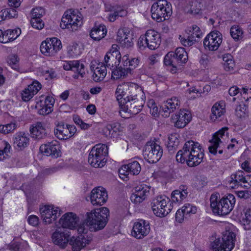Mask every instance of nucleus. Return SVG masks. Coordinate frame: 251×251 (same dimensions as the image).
Listing matches in <instances>:
<instances>
[{
    "label": "nucleus",
    "mask_w": 251,
    "mask_h": 251,
    "mask_svg": "<svg viewBox=\"0 0 251 251\" xmlns=\"http://www.w3.org/2000/svg\"><path fill=\"white\" fill-rule=\"evenodd\" d=\"M144 103L140 99H132L130 100L124 102L123 104H119L121 108L120 113L122 112L131 115H136L142 110Z\"/></svg>",
    "instance_id": "9b49d317"
},
{
    "label": "nucleus",
    "mask_w": 251,
    "mask_h": 251,
    "mask_svg": "<svg viewBox=\"0 0 251 251\" xmlns=\"http://www.w3.org/2000/svg\"><path fill=\"white\" fill-rule=\"evenodd\" d=\"M40 213L43 221L46 224H50L55 221L60 215L59 208L54 209L52 205H45L40 208Z\"/></svg>",
    "instance_id": "a211bd4d"
},
{
    "label": "nucleus",
    "mask_w": 251,
    "mask_h": 251,
    "mask_svg": "<svg viewBox=\"0 0 251 251\" xmlns=\"http://www.w3.org/2000/svg\"><path fill=\"white\" fill-rule=\"evenodd\" d=\"M145 36L149 43L148 48L151 50H155L160 43L159 35L153 30H148L146 31Z\"/></svg>",
    "instance_id": "a878e982"
},
{
    "label": "nucleus",
    "mask_w": 251,
    "mask_h": 251,
    "mask_svg": "<svg viewBox=\"0 0 251 251\" xmlns=\"http://www.w3.org/2000/svg\"><path fill=\"white\" fill-rule=\"evenodd\" d=\"M17 128L15 123H11L5 125H0V132L4 134L13 132Z\"/></svg>",
    "instance_id": "49530a36"
},
{
    "label": "nucleus",
    "mask_w": 251,
    "mask_h": 251,
    "mask_svg": "<svg viewBox=\"0 0 251 251\" xmlns=\"http://www.w3.org/2000/svg\"><path fill=\"white\" fill-rule=\"evenodd\" d=\"M251 222V209L248 208L245 213V217L242 219V223L244 225H249Z\"/></svg>",
    "instance_id": "69168bd1"
},
{
    "label": "nucleus",
    "mask_w": 251,
    "mask_h": 251,
    "mask_svg": "<svg viewBox=\"0 0 251 251\" xmlns=\"http://www.w3.org/2000/svg\"><path fill=\"white\" fill-rule=\"evenodd\" d=\"M197 207L190 203H185L182 207L181 210L188 218L190 214H195L197 212Z\"/></svg>",
    "instance_id": "8fccbe9b"
},
{
    "label": "nucleus",
    "mask_w": 251,
    "mask_h": 251,
    "mask_svg": "<svg viewBox=\"0 0 251 251\" xmlns=\"http://www.w3.org/2000/svg\"><path fill=\"white\" fill-rule=\"evenodd\" d=\"M109 217V211L107 208L94 209L86 213L85 222L82 224H84L86 228L88 229V226H90V228H93L94 231H98L105 226Z\"/></svg>",
    "instance_id": "f03ea898"
},
{
    "label": "nucleus",
    "mask_w": 251,
    "mask_h": 251,
    "mask_svg": "<svg viewBox=\"0 0 251 251\" xmlns=\"http://www.w3.org/2000/svg\"><path fill=\"white\" fill-rule=\"evenodd\" d=\"M236 193L239 198L245 199H247L251 196V192L248 190L237 191Z\"/></svg>",
    "instance_id": "338daca9"
},
{
    "label": "nucleus",
    "mask_w": 251,
    "mask_h": 251,
    "mask_svg": "<svg viewBox=\"0 0 251 251\" xmlns=\"http://www.w3.org/2000/svg\"><path fill=\"white\" fill-rule=\"evenodd\" d=\"M79 219L76 215L73 212H68L64 214L59 220V224L63 228L74 229L77 226Z\"/></svg>",
    "instance_id": "dca6fc26"
},
{
    "label": "nucleus",
    "mask_w": 251,
    "mask_h": 251,
    "mask_svg": "<svg viewBox=\"0 0 251 251\" xmlns=\"http://www.w3.org/2000/svg\"><path fill=\"white\" fill-rule=\"evenodd\" d=\"M141 170V166L136 161H133L128 164L123 165L119 169V176L125 181L129 179L128 175H137Z\"/></svg>",
    "instance_id": "ddd939ff"
},
{
    "label": "nucleus",
    "mask_w": 251,
    "mask_h": 251,
    "mask_svg": "<svg viewBox=\"0 0 251 251\" xmlns=\"http://www.w3.org/2000/svg\"><path fill=\"white\" fill-rule=\"evenodd\" d=\"M218 196L212 194L210 201V206L213 213L218 215L224 216L228 214L232 210L235 203V198L232 194H228L226 197L222 198L217 201Z\"/></svg>",
    "instance_id": "7ed1b4c3"
},
{
    "label": "nucleus",
    "mask_w": 251,
    "mask_h": 251,
    "mask_svg": "<svg viewBox=\"0 0 251 251\" xmlns=\"http://www.w3.org/2000/svg\"><path fill=\"white\" fill-rule=\"evenodd\" d=\"M106 67H97L93 74V76L95 81H101L106 75Z\"/></svg>",
    "instance_id": "79ce46f5"
},
{
    "label": "nucleus",
    "mask_w": 251,
    "mask_h": 251,
    "mask_svg": "<svg viewBox=\"0 0 251 251\" xmlns=\"http://www.w3.org/2000/svg\"><path fill=\"white\" fill-rule=\"evenodd\" d=\"M129 73L128 70L126 67H123L122 64L116 69H113L112 71V77L114 79H118L122 77L126 76Z\"/></svg>",
    "instance_id": "ea45409f"
},
{
    "label": "nucleus",
    "mask_w": 251,
    "mask_h": 251,
    "mask_svg": "<svg viewBox=\"0 0 251 251\" xmlns=\"http://www.w3.org/2000/svg\"><path fill=\"white\" fill-rule=\"evenodd\" d=\"M82 19L80 16L75 13V11H67L61 19L60 26L62 29L76 30L82 24Z\"/></svg>",
    "instance_id": "9d476101"
},
{
    "label": "nucleus",
    "mask_w": 251,
    "mask_h": 251,
    "mask_svg": "<svg viewBox=\"0 0 251 251\" xmlns=\"http://www.w3.org/2000/svg\"><path fill=\"white\" fill-rule=\"evenodd\" d=\"M37 106L39 107L38 113L40 115H48L53 110V108H51L46 104L44 105V103L43 102V101H40V103L38 104Z\"/></svg>",
    "instance_id": "de8ad7c7"
},
{
    "label": "nucleus",
    "mask_w": 251,
    "mask_h": 251,
    "mask_svg": "<svg viewBox=\"0 0 251 251\" xmlns=\"http://www.w3.org/2000/svg\"><path fill=\"white\" fill-rule=\"evenodd\" d=\"M236 234L232 229L226 228L222 235L223 246L225 247L221 251H231L235 246Z\"/></svg>",
    "instance_id": "aec40b11"
},
{
    "label": "nucleus",
    "mask_w": 251,
    "mask_h": 251,
    "mask_svg": "<svg viewBox=\"0 0 251 251\" xmlns=\"http://www.w3.org/2000/svg\"><path fill=\"white\" fill-rule=\"evenodd\" d=\"M41 84L35 80L29 84L21 93L22 100L25 101H29L41 89Z\"/></svg>",
    "instance_id": "b1692460"
},
{
    "label": "nucleus",
    "mask_w": 251,
    "mask_h": 251,
    "mask_svg": "<svg viewBox=\"0 0 251 251\" xmlns=\"http://www.w3.org/2000/svg\"><path fill=\"white\" fill-rule=\"evenodd\" d=\"M108 155V148L105 144H97L89 152L88 162L95 168L102 167L105 162V157Z\"/></svg>",
    "instance_id": "39448f33"
},
{
    "label": "nucleus",
    "mask_w": 251,
    "mask_h": 251,
    "mask_svg": "<svg viewBox=\"0 0 251 251\" xmlns=\"http://www.w3.org/2000/svg\"><path fill=\"white\" fill-rule=\"evenodd\" d=\"M203 150L198 142L192 140L187 141L182 150L176 155V160L181 163L186 162L189 167H195L199 165L204 156Z\"/></svg>",
    "instance_id": "f257e3e1"
},
{
    "label": "nucleus",
    "mask_w": 251,
    "mask_h": 251,
    "mask_svg": "<svg viewBox=\"0 0 251 251\" xmlns=\"http://www.w3.org/2000/svg\"><path fill=\"white\" fill-rule=\"evenodd\" d=\"M17 11L13 8H6L0 11V25L7 19L15 18L17 16Z\"/></svg>",
    "instance_id": "c9c22d12"
},
{
    "label": "nucleus",
    "mask_w": 251,
    "mask_h": 251,
    "mask_svg": "<svg viewBox=\"0 0 251 251\" xmlns=\"http://www.w3.org/2000/svg\"><path fill=\"white\" fill-rule=\"evenodd\" d=\"M152 18L161 22L169 18L172 15V5L166 0H158L151 7Z\"/></svg>",
    "instance_id": "20e7f679"
},
{
    "label": "nucleus",
    "mask_w": 251,
    "mask_h": 251,
    "mask_svg": "<svg viewBox=\"0 0 251 251\" xmlns=\"http://www.w3.org/2000/svg\"><path fill=\"white\" fill-rule=\"evenodd\" d=\"M70 236L69 231L67 230H57L52 235V241L55 244L64 248L69 242Z\"/></svg>",
    "instance_id": "393cba45"
},
{
    "label": "nucleus",
    "mask_w": 251,
    "mask_h": 251,
    "mask_svg": "<svg viewBox=\"0 0 251 251\" xmlns=\"http://www.w3.org/2000/svg\"><path fill=\"white\" fill-rule=\"evenodd\" d=\"M170 201L165 195L158 196L152 199L151 205L154 214L159 217L168 215L171 211L170 205H168Z\"/></svg>",
    "instance_id": "1a4fd4ad"
},
{
    "label": "nucleus",
    "mask_w": 251,
    "mask_h": 251,
    "mask_svg": "<svg viewBox=\"0 0 251 251\" xmlns=\"http://www.w3.org/2000/svg\"><path fill=\"white\" fill-rule=\"evenodd\" d=\"M91 202L93 205H101L107 200V194L106 190L101 187L93 189L90 195Z\"/></svg>",
    "instance_id": "f3484780"
},
{
    "label": "nucleus",
    "mask_w": 251,
    "mask_h": 251,
    "mask_svg": "<svg viewBox=\"0 0 251 251\" xmlns=\"http://www.w3.org/2000/svg\"><path fill=\"white\" fill-rule=\"evenodd\" d=\"M247 113V109L245 105H239L237 106L235 109V114L236 115L240 118H242V117H244Z\"/></svg>",
    "instance_id": "052dcab7"
},
{
    "label": "nucleus",
    "mask_w": 251,
    "mask_h": 251,
    "mask_svg": "<svg viewBox=\"0 0 251 251\" xmlns=\"http://www.w3.org/2000/svg\"><path fill=\"white\" fill-rule=\"evenodd\" d=\"M136 92L137 86L134 83L126 82L119 84L115 93L119 104H123L132 99L137 98Z\"/></svg>",
    "instance_id": "423d86ee"
},
{
    "label": "nucleus",
    "mask_w": 251,
    "mask_h": 251,
    "mask_svg": "<svg viewBox=\"0 0 251 251\" xmlns=\"http://www.w3.org/2000/svg\"><path fill=\"white\" fill-rule=\"evenodd\" d=\"M187 218L181 209H178L176 213V221L181 223L183 221L184 218Z\"/></svg>",
    "instance_id": "774afa93"
},
{
    "label": "nucleus",
    "mask_w": 251,
    "mask_h": 251,
    "mask_svg": "<svg viewBox=\"0 0 251 251\" xmlns=\"http://www.w3.org/2000/svg\"><path fill=\"white\" fill-rule=\"evenodd\" d=\"M117 41H119L122 45H124L126 48L131 47L133 45L132 39L129 38V37L125 36V38H119V39H117Z\"/></svg>",
    "instance_id": "0e129e2a"
},
{
    "label": "nucleus",
    "mask_w": 251,
    "mask_h": 251,
    "mask_svg": "<svg viewBox=\"0 0 251 251\" xmlns=\"http://www.w3.org/2000/svg\"><path fill=\"white\" fill-rule=\"evenodd\" d=\"M172 119L177 128H183L191 120L192 116L190 112L186 110L180 109L175 115H172Z\"/></svg>",
    "instance_id": "412c9836"
},
{
    "label": "nucleus",
    "mask_w": 251,
    "mask_h": 251,
    "mask_svg": "<svg viewBox=\"0 0 251 251\" xmlns=\"http://www.w3.org/2000/svg\"><path fill=\"white\" fill-rule=\"evenodd\" d=\"M174 53L175 56L177 59L178 58V60L182 66L187 62L188 60V55L184 48L181 47L177 48L176 49Z\"/></svg>",
    "instance_id": "e433bc0d"
},
{
    "label": "nucleus",
    "mask_w": 251,
    "mask_h": 251,
    "mask_svg": "<svg viewBox=\"0 0 251 251\" xmlns=\"http://www.w3.org/2000/svg\"><path fill=\"white\" fill-rule=\"evenodd\" d=\"M121 58V56L120 52L118 50L112 51V52H109L105 55L104 59V66L109 68V67H114L113 62L115 59H117L118 62H120V59Z\"/></svg>",
    "instance_id": "72a5a7b5"
},
{
    "label": "nucleus",
    "mask_w": 251,
    "mask_h": 251,
    "mask_svg": "<svg viewBox=\"0 0 251 251\" xmlns=\"http://www.w3.org/2000/svg\"><path fill=\"white\" fill-rule=\"evenodd\" d=\"M45 14V11L43 8L37 7L31 11V19H41Z\"/></svg>",
    "instance_id": "3c124183"
},
{
    "label": "nucleus",
    "mask_w": 251,
    "mask_h": 251,
    "mask_svg": "<svg viewBox=\"0 0 251 251\" xmlns=\"http://www.w3.org/2000/svg\"><path fill=\"white\" fill-rule=\"evenodd\" d=\"M222 42V35L217 30L211 31L205 38L203 46L205 49L216 50Z\"/></svg>",
    "instance_id": "f8f14e48"
},
{
    "label": "nucleus",
    "mask_w": 251,
    "mask_h": 251,
    "mask_svg": "<svg viewBox=\"0 0 251 251\" xmlns=\"http://www.w3.org/2000/svg\"><path fill=\"white\" fill-rule=\"evenodd\" d=\"M187 197L184 194L180 193L179 191L176 190L172 193V200L174 202H181Z\"/></svg>",
    "instance_id": "6e6d98bb"
},
{
    "label": "nucleus",
    "mask_w": 251,
    "mask_h": 251,
    "mask_svg": "<svg viewBox=\"0 0 251 251\" xmlns=\"http://www.w3.org/2000/svg\"><path fill=\"white\" fill-rule=\"evenodd\" d=\"M151 187L141 184L135 188L134 192L131 195L130 200L135 204H138L147 199L150 194Z\"/></svg>",
    "instance_id": "4468645a"
},
{
    "label": "nucleus",
    "mask_w": 251,
    "mask_h": 251,
    "mask_svg": "<svg viewBox=\"0 0 251 251\" xmlns=\"http://www.w3.org/2000/svg\"><path fill=\"white\" fill-rule=\"evenodd\" d=\"M52 42L49 41V38H47L45 41H43L40 46V50L41 52L46 55H54L53 51L52 50L50 44Z\"/></svg>",
    "instance_id": "a19ab883"
},
{
    "label": "nucleus",
    "mask_w": 251,
    "mask_h": 251,
    "mask_svg": "<svg viewBox=\"0 0 251 251\" xmlns=\"http://www.w3.org/2000/svg\"><path fill=\"white\" fill-rule=\"evenodd\" d=\"M180 106V102L176 97L172 98L163 102L160 107L162 115L164 117H169L170 114L173 112Z\"/></svg>",
    "instance_id": "4be33fe9"
},
{
    "label": "nucleus",
    "mask_w": 251,
    "mask_h": 251,
    "mask_svg": "<svg viewBox=\"0 0 251 251\" xmlns=\"http://www.w3.org/2000/svg\"><path fill=\"white\" fill-rule=\"evenodd\" d=\"M67 126L63 123H59L54 130L55 136L59 140H67L70 138Z\"/></svg>",
    "instance_id": "473e14b6"
},
{
    "label": "nucleus",
    "mask_w": 251,
    "mask_h": 251,
    "mask_svg": "<svg viewBox=\"0 0 251 251\" xmlns=\"http://www.w3.org/2000/svg\"><path fill=\"white\" fill-rule=\"evenodd\" d=\"M179 140L176 134H172L168 138L167 147L169 151L176 150L179 145Z\"/></svg>",
    "instance_id": "c03bdc74"
},
{
    "label": "nucleus",
    "mask_w": 251,
    "mask_h": 251,
    "mask_svg": "<svg viewBox=\"0 0 251 251\" xmlns=\"http://www.w3.org/2000/svg\"><path fill=\"white\" fill-rule=\"evenodd\" d=\"M230 34L231 36L235 40H238L240 38L242 37L243 34V31L239 25H234L230 28Z\"/></svg>",
    "instance_id": "a18cd8bd"
},
{
    "label": "nucleus",
    "mask_w": 251,
    "mask_h": 251,
    "mask_svg": "<svg viewBox=\"0 0 251 251\" xmlns=\"http://www.w3.org/2000/svg\"><path fill=\"white\" fill-rule=\"evenodd\" d=\"M227 129V127L223 128L213 135L212 139L209 141L210 145L208 147L209 151L210 153L214 155L217 154V149L220 148V144L222 143L221 138H222L225 135V131Z\"/></svg>",
    "instance_id": "5701e85b"
},
{
    "label": "nucleus",
    "mask_w": 251,
    "mask_h": 251,
    "mask_svg": "<svg viewBox=\"0 0 251 251\" xmlns=\"http://www.w3.org/2000/svg\"><path fill=\"white\" fill-rule=\"evenodd\" d=\"M49 41L52 42L50 44L53 53L55 54L58 51L62 48V44L60 40L57 38L53 37L49 38Z\"/></svg>",
    "instance_id": "09e8293b"
},
{
    "label": "nucleus",
    "mask_w": 251,
    "mask_h": 251,
    "mask_svg": "<svg viewBox=\"0 0 251 251\" xmlns=\"http://www.w3.org/2000/svg\"><path fill=\"white\" fill-rule=\"evenodd\" d=\"M30 23L32 26L37 29H42L44 26V22L41 19H31Z\"/></svg>",
    "instance_id": "bf43d9fd"
},
{
    "label": "nucleus",
    "mask_w": 251,
    "mask_h": 251,
    "mask_svg": "<svg viewBox=\"0 0 251 251\" xmlns=\"http://www.w3.org/2000/svg\"><path fill=\"white\" fill-rule=\"evenodd\" d=\"M40 151L47 156L57 158L60 155V150L59 142L53 140L47 144L42 145Z\"/></svg>",
    "instance_id": "6ab92c4d"
},
{
    "label": "nucleus",
    "mask_w": 251,
    "mask_h": 251,
    "mask_svg": "<svg viewBox=\"0 0 251 251\" xmlns=\"http://www.w3.org/2000/svg\"><path fill=\"white\" fill-rule=\"evenodd\" d=\"M232 58V56L229 54H226L223 56V60L225 62L224 66L228 70L233 69L234 66V62Z\"/></svg>",
    "instance_id": "603ef678"
},
{
    "label": "nucleus",
    "mask_w": 251,
    "mask_h": 251,
    "mask_svg": "<svg viewBox=\"0 0 251 251\" xmlns=\"http://www.w3.org/2000/svg\"><path fill=\"white\" fill-rule=\"evenodd\" d=\"M190 28L192 30V31L191 30H190V31L192 32L191 34L192 38L195 39V37H197L198 38H201V32L199 27L196 25H194Z\"/></svg>",
    "instance_id": "680f3d73"
},
{
    "label": "nucleus",
    "mask_w": 251,
    "mask_h": 251,
    "mask_svg": "<svg viewBox=\"0 0 251 251\" xmlns=\"http://www.w3.org/2000/svg\"><path fill=\"white\" fill-rule=\"evenodd\" d=\"M3 149H0V161H2L8 156V153L10 152L11 146L7 142H4Z\"/></svg>",
    "instance_id": "864d4df0"
},
{
    "label": "nucleus",
    "mask_w": 251,
    "mask_h": 251,
    "mask_svg": "<svg viewBox=\"0 0 251 251\" xmlns=\"http://www.w3.org/2000/svg\"><path fill=\"white\" fill-rule=\"evenodd\" d=\"M203 1L199 2L198 1H192L190 4V7L189 9H185L187 13L191 14H197L199 13L201 9V7L203 6Z\"/></svg>",
    "instance_id": "37998d69"
},
{
    "label": "nucleus",
    "mask_w": 251,
    "mask_h": 251,
    "mask_svg": "<svg viewBox=\"0 0 251 251\" xmlns=\"http://www.w3.org/2000/svg\"><path fill=\"white\" fill-rule=\"evenodd\" d=\"M138 45L140 49H144L146 47L148 48L149 43L147 41L145 34L141 35L138 39Z\"/></svg>",
    "instance_id": "e2e57ef3"
},
{
    "label": "nucleus",
    "mask_w": 251,
    "mask_h": 251,
    "mask_svg": "<svg viewBox=\"0 0 251 251\" xmlns=\"http://www.w3.org/2000/svg\"><path fill=\"white\" fill-rule=\"evenodd\" d=\"M139 62L140 60L138 57L129 58L128 54L124 55L122 58V65L127 68L129 73L138 66Z\"/></svg>",
    "instance_id": "7c9ffc66"
},
{
    "label": "nucleus",
    "mask_w": 251,
    "mask_h": 251,
    "mask_svg": "<svg viewBox=\"0 0 251 251\" xmlns=\"http://www.w3.org/2000/svg\"><path fill=\"white\" fill-rule=\"evenodd\" d=\"M226 112L225 105L219 103H215L211 108V114L210 115V119L212 121H221L224 117Z\"/></svg>",
    "instance_id": "c85d7f7f"
},
{
    "label": "nucleus",
    "mask_w": 251,
    "mask_h": 251,
    "mask_svg": "<svg viewBox=\"0 0 251 251\" xmlns=\"http://www.w3.org/2000/svg\"><path fill=\"white\" fill-rule=\"evenodd\" d=\"M223 244V243L221 242L220 239L217 238L211 243V248L213 251H221V250L225 248Z\"/></svg>",
    "instance_id": "13d9d810"
},
{
    "label": "nucleus",
    "mask_w": 251,
    "mask_h": 251,
    "mask_svg": "<svg viewBox=\"0 0 251 251\" xmlns=\"http://www.w3.org/2000/svg\"><path fill=\"white\" fill-rule=\"evenodd\" d=\"M21 33V29L19 28L14 29H8L6 30V33L8 35L10 41H13L17 38Z\"/></svg>",
    "instance_id": "5fc2aeb1"
},
{
    "label": "nucleus",
    "mask_w": 251,
    "mask_h": 251,
    "mask_svg": "<svg viewBox=\"0 0 251 251\" xmlns=\"http://www.w3.org/2000/svg\"><path fill=\"white\" fill-rule=\"evenodd\" d=\"M120 127V125L117 123L108 124L103 128L102 133L106 137H114L119 131Z\"/></svg>",
    "instance_id": "f704fd0d"
},
{
    "label": "nucleus",
    "mask_w": 251,
    "mask_h": 251,
    "mask_svg": "<svg viewBox=\"0 0 251 251\" xmlns=\"http://www.w3.org/2000/svg\"><path fill=\"white\" fill-rule=\"evenodd\" d=\"M77 231L79 234L77 237L73 236L69 240L68 243L72 246L73 251H79L87 244H89L91 239L87 238V233L88 231L84 224H80L77 228Z\"/></svg>",
    "instance_id": "0eeeda50"
},
{
    "label": "nucleus",
    "mask_w": 251,
    "mask_h": 251,
    "mask_svg": "<svg viewBox=\"0 0 251 251\" xmlns=\"http://www.w3.org/2000/svg\"><path fill=\"white\" fill-rule=\"evenodd\" d=\"M150 231V226L149 222L140 220L134 223L131 234L135 238L140 239L147 236Z\"/></svg>",
    "instance_id": "2eb2a0df"
},
{
    "label": "nucleus",
    "mask_w": 251,
    "mask_h": 251,
    "mask_svg": "<svg viewBox=\"0 0 251 251\" xmlns=\"http://www.w3.org/2000/svg\"><path fill=\"white\" fill-rule=\"evenodd\" d=\"M63 68L65 70L77 72L81 77H83L85 75L84 65L80 64L78 60L66 61L63 64Z\"/></svg>",
    "instance_id": "bb28decb"
},
{
    "label": "nucleus",
    "mask_w": 251,
    "mask_h": 251,
    "mask_svg": "<svg viewBox=\"0 0 251 251\" xmlns=\"http://www.w3.org/2000/svg\"><path fill=\"white\" fill-rule=\"evenodd\" d=\"M30 133L33 138L41 139L45 138L48 134V131L41 122H37L30 128Z\"/></svg>",
    "instance_id": "cd10ccee"
},
{
    "label": "nucleus",
    "mask_w": 251,
    "mask_h": 251,
    "mask_svg": "<svg viewBox=\"0 0 251 251\" xmlns=\"http://www.w3.org/2000/svg\"><path fill=\"white\" fill-rule=\"evenodd\" d=\"M107 33L106 26L103 25L95 26L91 30L90 36L94 40L99 41L104 38Z\"/></svg>",
    "instance_id": "2f4dec72"
},
{
    "label": "nucleus",
    "mask_w": 251,
    "mask_h": 251,
    "mask_svg": "<svg viewBox=\"0 0 251 251\" xmlns=\"http://www.w3.org/2000/svg\"><path fill=\"white\" fill-rule=\"evenodd\" d=\"M244 177L245 173L242 170H239L231 175L229 182L230 184H234L235 186L239 185L240 182L244 183V180H245Z\"/></svg>",
    "instance_id": "4c0bfd02"
},
{
    "label": "nucleus",
    "mask_w": 251,
    "mask_h": 251,
    "mask_svg": "<svg viewBox=\"0 0 251 251\" xmlns=\"http://www.w3.org/2000/svg\"><path fill=\"white\" fill-rule=\"evenodd\" d=\"M164 62L166 65H174L182 66L181 64L179 63L174 55V51L169 52L165 56L164 59Z\"/></svg>",
    "instance_id": "58836bf2"
},
{
    "label": "nucleus",
    "mask_w": 251,
    "mask_h": 251,
    "mask_svg": "<svg viewBox=\"0 0 251 251\" xmlns=\"http://www.w3.org/2000/svg\"><path fill=\"white\" fill-rule=\"evenodd\" d=\"M29 144V138L25 133L19 132L14 135L13 144L15 148L22 150L27 146Z\"/></svg>",
    "instance_id": "c756f323"
},
{
    "label": "nucleus",
    "mask_w": 251,
    "mask_h": 251,
    "mask_svg": "<svg viewBox=\"0 0 251 251\" xmlns=\"http://www.w3.org/2000/svg\"><path fill=\"white\" fill-rule=\"evenodd\" d=\"M179 39L182 45L185 47H190L193 45L195 42L196 41V39L192 38V37L189 36L187 38H185L182 37L181 35H179Z\"/></svg>",
    "instance_id": "4d7b16f0"
},
{
    "label": "nucleus",
    "mask_w": 251,
    "mask_h": 251,
    "mask_svg": "<svg viewBox=\"0 0 251 251\" xmlns=\"http://www.w3.org/2000/svg\"><path fill=\"white\" fill-rule=\"evenodd\" d=\"M163 154L161 147L154 141L148 142L143 150L144 158L150 163L158 162Z\"/></svg>",
    "instance_id": "6e6552de"
}]
</instances>
